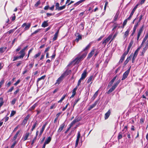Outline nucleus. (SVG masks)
I'll return each mask as SVG.
<instances>
[{
    "instance_id": "f257e3e1",
    "label": "nucleus",
    "mask_w": 148,
    "mask_h": 148,
    "mask_svg": "<svg viewBox=\"0 0 148 148\" xmlns=\"http://www.w3.org/2000/svg\"><path fill=\"white\" fill-rule=\"evenodd\" d=\"M87 53H84L81 54V53H79L76 56L75 58L70 62L67 65V67L71 66L72 65L75 64H78L82 60H83L86 56Z\"/></svg>"
},
{
    "instance_id": "f03ea898",
    "label": "nucleus",
    "mask_w": 148,
    "mask_h": 148,
    "mask_svg": "<svg viewBox=\"0 0 148 148\" xmlns=\"http://www.w3.org/2000/svg\"><path fill=\"white\" fill-rule=\"evenodd\" d=\"M131 68V66L123 74V77L122 78L121 80H123L125 79L127 77L129 74V73L130 69Z\"/></svg>"
},
{
    "instance_id": "7ed1b4c3",
    "label": "nucleus",
    "mask_w": 148,
    "mask_h": 148,
    "mask_svg": "<svg viewBox=\"0 0 148 148\" xmlns=\"http://www.w3.org/2000/svg\"><path fill=\"white\" fill-rule=\"evenodd\" d=\"M112 36V34H110L105 39H103L101 42L102 44H105V45H106V43H107L111 38Z\"/></svg>"
},
{
    "instance_id": "20e7f679",
    "label": "nucleus",
    "mask_w": 148,
    "mask_h": 148,
    "mask_svg": "<svg viewBox=\"0 0 148 148\" xmlns=\"http://www.w3.org/2000/svg\"><path fill=\"white\" fill-rule=\"evenodd\" d=\"M144 27V25H143L142 27H141L139 29V30L137 36V41H138L141 34L142 32L143 29Z\"/></svg>"
},
{
    "instance_id": "39448f33",
    "label": "nucleus",
    "mask_w": 148,
    "mask_h": 148,
    "mask_svg": "<svg viewBox=\"0 0 148 148\" xmlns=\"http://www.w3.org/2000/svg\"><path fill=\"white\" fill-rule=\"evenodd\" d=\"M80 137V132L79 131L77 133V139L75 142V147H77L79 141Z\"/></svg>"
},
{
    "instance_id": "423d86ee",
    "label": "nucleus",
    "mask_w": 148,
    "mask_h": 148,
    "mask_svg": "<svg viewBox=\"0 0 148 148\" xmlns=\"http://www.w3.org/2000/svg\"><path fill=\"white\" fill-rule=\"evenodd\" d=\"M30 133L29 132H27L25 134H24L22 138V140L23 141L26 140L27 139Z\"/></svg>"
},
{
    "instance_id": "0eeeda50",
    "label": "nucleus",
    "mask_w": 148,
    "mask_h": 148,
    "mask_svg": "<svg viewBox=\"0 0 148 148\" xmlns=\"http://www.w3.org/2000/svg\"><path fill=\"white\" fill-rule=\"evenodd\" d=\"M87 76V70H85L81 75V79H84Z\"/></svg>"
},
{
    "instance_id": "6e6552de",
    "label": "nucleus",
    "mask_w": 148,
    "mask_h": 148,
    "mask_svg": "<svg viewBox=\"0 0 148 148\" xmlns=\"http://www.w3.org/2000/svg\"><path fill=\"white\" fill-rule=\"evenodd\" d=\"M63 78V76L62 75H61L60 77L57 80L55 84L59 85L62 81Z\"/></svg>"
},
{
    "instance_id": "1a4fd4ad",
    "label": "nucleus",
    "mask_w": 148,
    "mask_h": 148,
    "mask_svg": "<svg viewBox=\"0 0 148 148\" xmlns=\"http://www.w3.org/2000/svg\"><path fill=\"white\" fill-rule=\"evenodd\" d=\"M21 55L18 56H15L14 57L13 61L16 60L18 59L23 58L24 56V54H21Z\"/></svg>"
},
{
    "instance_id": "9d476101",
    "label": "nucleus",
    "mask_w": 148,
    "mask_h": 148,
    "mask_svg": "<svg viewBox=\"0 0 148 148\" xmlns=\"http://www.w3.org/2000/svg\"><path fill=\"white\" fill-rule=\"evenodd\" d=\"M111 114V111L110 110H109L105 114L104 118L105 119H107L109 116H110Z\"/></svg>"
},
{
    "instance_id": "9b49d317",
    "label": "nucleus",
    "mask_w": 148,
    "mask_h": 148,
    "mask_svg": "<svg viewBox=\"0 0 148 148\" xmlns=\"http://www.w3.org/2000/svg\"><path fill=\"white\" fill-rule=\"evenodd\" d=\"M65 124L64 123H63L61 124L59 127V128L58 131V132H60L63 130V129L64 128Z\"/></svg>"
},
{
    "instance_id": "f8f14e48",
    "label": "nucleus",
    "mask_w": 148,
    "mask_h": 148,
    "mask_svg": "<svg viewBox=\"0 0 148 148\" xmlns=\"http://www.w3.org/2000/svg\"><path fill=\"white\" fill-rule=\"evenodd\" d=\"M124 133V132H121L119 133L117 136V139L119 141L122 138L123 134Z\"/></svg>"
},
{
    "instance_id": "ddd939ff",
    "label": "nucleus",
    "mask_w": 148,
    "mask_h": 148,
    "mask_svg": "<svg viewBox=\"0 0 148 148\" xmlns=\"http://www.w3.org/2000/svg\"><path fill=\"white\" fill-rule=\"evenodd\" d=\"M95 50V49H94L92 50L88 54L87 58H90L92 56L94 53Z\"/></svg>"
},
{
    "instance_id": "4468645a",
    "label": "nucleus",
    "mask_w": 148,
    "mask_h": 148,
    "mask_svg": "<svg viewBox=\"0 0 148 148\" xmlns=\"http://www.w3.org/2000/svg\"><path fill=\"white\" fill-rule=\"evenodd\" d=\"M116 88L114 86H112V87L107 92L108 94H110Z\"/></svg>"
},
{
    "instance_id": "2eb2a0df",
    "label": "nucleus",
    "mask_w": 148,
    "mask_h": 148,
    "mask_svg": "<svg viewBox=\"0 0 148 148\" xmlns=\"http://www.w3.org/2000/svg\"><path fill=\"white\" fill-rule=\"evenodd\" d=\"M45 75H44V76H42L40 77L38 79V80H37V86H38V84H39L40 81L42 80H43V79H44L45 78Z\"/></svg>"
},
{
    "instance_id": "dca6fc26",
    "label": "nucleus",
    "mask_w": 148,
    "mask_h": 148,
    "mask_svg": "<svg viewBox=\"0 0 148 148\" xmlns=\"http://www.w3.org/2000/svg\"><path fill=\"white\" fill-rule=\"evenodd\" d=\"M51 137L49 136V137H48L47 139L45 140L44 143H45L46 144H48L51 141Z\"/></svg>"
},
{
    "instance_id": "f3484780",
    "label": "nucleus",
    "mask_w": 148,
    "mask_h": 148,
    "mask_svg": "<svg viewBox=\"0 0 148 148\" xmlns=\"http://www.w3.org/2000/svg\"><path fill=\"white\" fill-rule=\"evenodd\" d=\"M85 0H80L79 1L77 2L76 3H75L74 4V6L75 7H76V6L79 5L80 3L85 1Z\"/></svg>"
},
{
    "instance_id": "a211bd4d",
    "label": "nucleus",
    "mask_w": 148,
    "mask_h": 148,
    "mask_svg": "<svg viewBox=\"0 0 148 148\" xmlns=\"http://www.w3.org/2000/svg\"><path fill=\"white\" fill-rule=\"evenodd\" d=\"M20 132V130H18L16 133L14 135L13 139H12V140L14 141L16 139L18 135V134H19Z\"/></svg>"
},
{
    "instance_id": "6ab92c4d",
    "label": "nucleus",
    "mask_w": 148,
    "mask_h": 148,
    "mask_svg": "<svg viewBox=\"0 0 148 148\" xmlns=\"http://www.w3.org/2000/svg\"><path fill=\"white\" fill-rule=\"evenodd\" d=\"M130 30L129 29H127L124 35L123 36V38L125 39L128 36L129 33L130 32Z\"/></svg>"
},
{
    "instance_id": "aec40b11",
    "label": "nucleus",
    "mask_w": 148,
    "mask_h": 148,
    "mask_svg": "<svg viewBox=\"0 0 148 148\" xmlns=\"http://www.w3.org/2000/svg\"><path fill=\"white\" fill-rule=\"evenodd\" d=\"M31 26L30 23H26V25L25 26V27L24 28V31H25L29 29L30 27Z\"/></svg>"
},
{
    "instance_id": "412c9836",
    "label": "nucleus",
    "mask_w": 148,
    "mask_h": 148,
    "mask_svg": "<svg viewBox=\"0 0 148 148\" xmlns=\"http://www.w3.org/2000/svg\"><path fill=\"white\" fill-rule=\"evenodd\" d=\"M27 47L28 46H27L26 47H24V48L23 49H22L20 51V52L19 53L21 54H24V56L25 55L24 51H25V49L27 48Z\"/></svg>"
},
{
    "instance_id": "4be33fe9",
    "label": "nucleus",
    "mask_w": 148,
    "mask_h": 148,
    "mask_svg": "<svg viewBox=\"0 0 148 148\" xmlns=\"http://www.w3.org/2000/svg\"><path fill=\"white\" fill-rule=\"evenodd\" d=\"M38 125V123H37V121H36L33 124L32 128L31 129V131H32Z\"/></svg>"
},
{
    "instance_id": "5701e85b",
    "label": "nucleus",
    "mask_w": 148,
    "mask_h": 148,
    "mask_svg": "<svg viewBox=\"0 0 148 148\" xmlns=\"http://www.w3.org/2000/svg\"><path fill=\"white\" fill-rule=\"evenodd\" d=\"M58 31L55 34L53 38V41L56 40L58 36Z\"/></svg>"
},
{
    "instance_id": "b1692460",
    "label": "nucleus",
    "mask_w": 148,
    "mask_h": 148,
    "mask_svg": "<svg viewBox=\"0 0 148 148\" xmlns=\"http://www.w3.org/2000/svg\"><path fill=\"white\" fill-rule=\"evenodd\" d=\"M132 57V54H131L129 57H128L126 60L124 62L125 65H126L129 62V60L130 59L131 57Z\"/></svg>"
},
{
    "instance_id": "393cba45",
    "label": "nucleus",
    "mask_w": 148,
    "mask_h": 148,
    "mask_svg": "<svg viewBox=\"0 0 148 148\" xmlns=\"http://www.w3.org/2000/svg\"><path fill=\"white\" fill-rule=\"evenodd\" d=\"M82 39V36L80 34H79L76 37L75 39V41L77 42H78L79 40H81Z\"/></svg>"
},
{
    "instance_id": "a878e982",
    "label": "nucleus",
    "mask_w": 148,
    "mask_h": 148,
    "mask_svg": "<svg viewBox=\"0 0 148 148\" xmlns=\"http://www.w3.org/2000/svg\"><path fill=\"white\" fill-rule=\"evenodd\" d=\"M47 21H44L42 25V26L43 27H45L47 26L48 25L47 23Z\"/></svg>"
},
{
    "instance_id": "bb28decb",
    "label": "nucleus",
    "mask_w": 148,
    "mask_h": 148,
    "mask_svg": "<svg viewBox=\"0 0 148 148\" xmlns=\"http://www.w3.org/2000/svg\"><path fill=\"white\" fill-rule=\"evenodd\" d=\"M98 94V90L94 94L92 98L91 99L92 100H94L97 97Z\"/></svg>"
},
{
    "instance_id": "cd10ccee",
    "label": "nucleus",
    "mask_w": 148,
    "mask_h": 148,
    "mask_svg": "<svg viewBox=\"0 0 148 148\" xmlns=\"http://www.w3.org/2000/svg\"><path fill=\"white\" fill-rule=\"evenodd\" d=\"M118 24L116 23H114L112 26L113 27V28L112 29V31H114V32L115 31L116 28L118 26Z\"/></svg>"
},
{
    "instance_id": "c85d7f7f",
    "label": "nucleus",
    "mask_w": 148,
    "mask_h": 148,
    "mask_svg": "<svg viewBox=\"0 0 148 148\" xmlns=\"http://www.w3.org/2000/svg\"><path fill=\"white\" fill-rule=\"evenodd\" d=\"M91 42L87 46L84 48L83 50L82 51H85L86 50H87L88 49H89L91 45Z\"/></svg>"
},
{
    "instance_id": "c756f323",
    "label": "nucleus",
    "mask_w": 148,
    "mask_h": 148,
    "mask_svg": "<svg viewBox=\"0 0 148 148\" xmlns=\"http://www.w3.org/2000/svg\"><path fill=\"white\" fill-rule=\"evenodd\" d=\"M7 48L6 47H2L0 48V53H3L6 50Z\"/></svg>"
},
{
    "instance_id": "7c9ffc66",
    "label": "nucleus",
    "mask_w": 148,
    "mask_h": 148,
    "mask_svg": "<svg viewBox=\"0 0 148 148\" xmlns=\"http://www.w3.org/2000/svg\"><path fill=\"white\" fill-rule=\"evenodd\" d=\"M147 48H146V47H145L143 48V49L140 55L141 56H143L144 55V54L145 53L146 50H147Z\"/></svg>"
},
{
    "instance_id": "2f4dec72",
    "label": "nucleus",
    "mask_w": 148,
    "mask_h": 148,
    "mask_svg": "<svg viewBox=\"0 0 148 148\" xmlns=\"http://www.w3.org/2000/svg\"><path fill=\"white\" fill-rule=\"evenodd\" d=\"M67 96L66 94L64 95L61 98V99L58 101V103H61L62 101L64 100L66 96Z\"/></svg>"
},
{
    "instance_id": "473e14b6",
    "label": "nucleus",
    "mask_w": 148,
    "mask_h": 148,
    "mask_svg": "<svg viewBox=\"0 0 148 148\" xmlns=\"http://www.w3.org/2000/svg\"><path fill=\"white\" fill-rule=\"evenodd\" d=\"M93 77V76L92 75L90 76L88 78L87 83H89L92 80Z\"/></svg>"
},
{
    "instance_id": "72a5a7b5",
    "label": "nucleus",
    "mask_w": 148,
    "mask_h": 148,
    "mask_svg": "<svg viewBox=\"0 0 148 148\" xmlns=\"http://www.w3.org/2000/svg\"><path fill=\"white\" fill-rule=\"evenodd\" d=\"M37 106V104L36 103L34 104L31 107H30L29 109V110L32 111Z\"/></svg>"
},
{
    "instance_id": "f704fd0d",
    "label": "nucleus",
    "mask_w": 148,
    "mask_h": 148,
    "mask_svg": "<svg viewBox=\"0 0 148 148\" xmlns=\"http://www.w3.org/2000/svg\"><path fill=\"white\" fill-rule=\"evenodd\" d=\"M4 103L3 98L1 97H0V108L3 105Z\"/></svg>"
},
{
    "instance_id": "c9c22d12",
    "label": "nucleus",
    "mask_w": 148,
    "mask_h": 148,
    "mask_svg": "<svg viewBox=\"0 0 148 148\" xmlns=\"http://www.w3.org/2000/svg\"><path fill=\"white\" fill-rule=\"evenodd\" d=\"M45 126H42V127L41 129V130L39 134V135L41 136L42 134V133L44 131L45 127H44Z\"/></svg>"
},
{
    "instance_id": "e433bc0d",
    "label": "nucleus",
    "mask_w": 148,
    "mask_h": 148,
    "mask_svg": "<svg viewBox=\"0 0 148 148\" xmlns=\"http://www.w3.org/2000/svg\"><path fill=\"white\" fill-rule=\"evenodd\" d=\"M120 82L121 80L120 79H119L118 81H117L116 82L114 83L113 86H114L116 88Z\"/></svg>"
},
{
    "instance_id": "4c0bfd02",
    "label": "nucleus",
    "mask_w": 148,
    "mask_h": 148,
    "mask_svg": "<svg viewBox=\"0 0 148 148\" xmlns=\"http://www.w3.org/2000/svg\"><path fill=\"white\" fill-rule=\"evenodd\" d=\"M98 102V101H96L93 104L90 106L92 109L96 105Z\"/></svg>"
},
{
    "instance_id": "58836bf2",
    "label": "nucleus",
    "mask_w": 148,
    "mask_h": 148,
    "mask_svg": "<svg viewBox=\"0 0 148 148\" xmlns=\"http://www.w3.org/2000/svg\"><path fill=\"white\" fill-rule=\"evenodd\" d=\"M125 56L122 55L121 56V59L120 60L119 62L120 63H122L123 61L124 60Z\"/></svg>"
},
{
    "instance_id": "ea45409f",
    "label": "nucleus",
    "mask_w": 148,
    "mask_h": 148,
    "mask_svg": "<svg viewBox=\"0 0 148 148\" xmlns=\"http://www.w3.org/2000/svg\"><path fill=\"white\" fill-rule=\"evenodd\" d=\"M57 103H55L52 105L50 107V109H52L53 108H55L57 106Z\"/></svg>"
},
{
    "instance_id": "a19ab883",
    "label": "nucleus",
    "mask_w": 148,
    "mask_h": 148,
    "mask_svg": "<svg viewBox=\"0 0 148 148\" xmlns=\"http://www.w3.org/2000/svg\"><path fill=\"white\" fill-rule=\"evenodd\" d=\"M66 5H63L62 6L60 7L59 8L58 10L60 11L64 9L66 6Z\"/></svg>"
},
{
    "instance_id": "79ce46f5",
    "label": "nucleus",
    "mask_w": 148,
    "mask_h": 148,
    "mask_svg": "<svg viewBox=\"0 0 148 148\" xmlns=\"http://www.w3.org/2000/svg\"><path fill=\"white\" fill-rule=\"evenodd\" d=\"M55 6L56 7V10H58L60 7V4L58 3H56Z\"/></svg>"
},
{
    "instance_id": "37998d69",
    "label": "nucleus",
    "mask_w": 148,
    "mask_h": 148,
    "mask_svg": "<svg viewBox=\"0 0 148 148\" xmlns=\"http://www.w3.org/2000/svg\"><path fill=\"white\" fill-rule=\"evenodd\" d=\"M130 19H128V18L126 19L123 22V28L125 26L126 24L127 21L128 20H129Z\"/></svg>"
},
{
    "instance_id": "c03bdc74",
    "label": "nucleus",
    "mask_w": 148,
    "mask_h": 148,
    "mask_svg": "<svg viewBox=\"0 0 148 148\" xmlns=\"http://www.w3.org/2000/svg\"><path fill=\"white\" fill-rule=\"evenodd\" d=\"M145 1L146 0H140L138 4H139V5H142L144 3Z\"/></svg>"
},
{
    "instance_id": "a18cd8bd",
    "label": "nucleus",
    "mask_w": 148,
    "mask_h": 148,
    "mask_svg": "<svg viewBox=\"0 0 148 148\" xmlns=\"http://www.w3.org/2000/svg\"><path fill=\"white\" fill-rule=\"evenodd\" d=\"M17 142L16 141H15L11 145L10 148H14L15 145L17 144Z\"/></svg>"
},
{
    "instance_id": "49530a36",
    "label": "nucleus",
    "mask_w": 148,
    "mask_h": 148,
    "mask_svg": "<svg viewBox=\"0 0 148 148\" xmlns=\"http://www.w3.org/2000/svg\"><path fill=\"white\" fill-rule=\"evenodd\" d=\"M78 88V87L76 86L75 88H73V91H72V93H73L74 94H76V92L77 88Z\"/></svg>"
},
{
    "instance_id": "de8ad7c7",
    "label": "nucleus",
    "mask_w": 148,
    "mask_h": 148,
    "mask_svg": "<svg viewBox=\"0 0 148 148\" xmlns=\"http://www.w3.org/2000/svg\"><path fill=\"white\" fill-rule=\"evenodd\" d=\"M16 113V111L14 110L12 111L10 115V116L12 117Z\"/></svg>"
},
{
    "instance_id": "09e8293b",
    "label": "nucleus",
    "mask_w": 148,
    "mask_h": 148,
    "mask_svg": "<svg viewBox=\"0 0 148 148\" xmlns=\"http://www.w3.org/2000/svg\"><path fill=\"white\" fill-rule=\"evenodd\" d=\"M11 20L12 21H13L15 20L16 18V16L14 14H13V15L12 16V17H11Z\"/></svg>"
},
{
    "instance_id": "8fccbe9b",
    "label": "nucleus",
    "mask_w": 148,
    "mask_h": 148,
    "mask_svg": "<svg viewBox=\"0 0 148 148\" xmlns=\"http://www.w3.org/2000/svg\"><path fill=\"white\" fill-rule=\"evenodd\" d=\"M71 70H66L65 72V73L66 75H68L69 74L71 73Z\"/></svg>"
},
{
    "instance_id": "3c124183",
    "label": "nucleus",
    "mask_w": 148,
    "mask_h": 148,
    "mask_svg": "<svg viewBox=\"0 0 148 148\" xmlns=\"http://www.w3.org/2000/svg\"><path fill=\"white\" fill-rule=\"evenodd\" d=\"M144 14H141L139 17V18L138 20L139 22H140L143 18V16L144 15Z\"/></svg>"
},
{
    "instance_id": "603ef678",
    "label": "nucleus",
    "mask_w": 148,
    "mask_h": 148,
    "mask_svg": "<svg viewBox=\"0 0 148 148\" xmlns=\"http://www.w3.org/2000/svg\"><path fill=\"white\" fill-rule=\"evenodd\" d=\"M16 28H16H16L15 29H11L10 30H9V31H8V34H11V33H13L14 32V30H15V29H16Z\"/></svg>"
},
{
    "instance_id": "864d4df0",
    "label": "nucleus",
    "mask_w": 148,
    "mask_h": 148,
    "mask_svg": "<svg viewBox=\"0 0 148 148\" xmlns=\"http://www.w3.org/2000/svg\"><path fill=\"white\" fill-rule=\"evenodd\" d=\"M76 123L75 121L74 120H73L70 123V124L69 125L70 126V127H72L73 125L75 124Z\"/></svg>"
},
{
    "instance_id": "5fc2aeb1",
    "label": "nucleus",
    "mask_w": 148,
    "mask_h": 148,
    "mask_svg": "<svg viewBox=\"0 0 148 148\" xmlns=\"http://www.w3.org/2000/svg\"><path fill=\"white\" fill-rule=\"evenodd\" d=\"M16 100V98H14L13 99L12 101H11V104H12V105H14L15 103Z\"/></svg>"
},
{
    "instance_id": "6e6d98bb",
    "label": "nucleus",
    "mask_w": 148,
    "mask_h": 148,
    "mask_svg": "<svg viewBox=\"0 0 148 148\" xmlns=\"http://www.w3.org/2000/svg\"><path fill=\"white\" fill-rule=\"evenodd\" d=\"M30 116V114H28L24 118V119L27 121L29 119Z\"/></svg>"
},
{
    "instance_id": "4d7b16f0",
    "label": "nucleus",
    "mask_w": 148,
    "mask_h": 148,
    "mask_svg": "<svg viewBox=\"0 0 148 148\" xmlns=\"http://www.w3.org/2000/svg\"><path fill=\"white\" fill-rule=\"evenodd\" d=\"M59 62V60L58 59H56L55 61V64L57 65Z\"/></svg>"
},
{
    "instance_id": "13d9d810",
    "label": "nucleus",
    "mask_w": 148,
    "mask_h": 148,
    "mask_svg": "<svg viewBox=\"0 0 148 148\" xmlns=\"http://www.w3.org/2000/svg\"><path fill=\"white\" fill-rule=\"evenodd\" d=\"M4 80L3 79H2L0 82V88H1L2 85L4 84Z\"/></svg>"
},
{
    "instance_id": "bf43d9fd",
    "label": "nucleus",
    "mask_w": 148,
    "mask_h": 148,
    "mask_svg": "<svg viewBox=\"0 0 148 148\" xmlns=\"http://www.w3.org/2000/svg\"><path fill=\"white\" fill-rule=\"evenodd\" d=\"M41 54L40 52H39L37 54L35 55L34 56V58H36L38 57Z\"/></svg>"
},
{
    "instance_id": "052dcab7",
    "label": "nucleus",
    "mask_w": 148,
    "mask_h": 148,
    "mask_svg": "<svg viewBox=\"0 0 148 148\" xmlns=\"http://www.w3.org/2000/svg\"><path fill=\"white\" fill-rule=\"evenodd\" d=\"M21 82L20 79H18L14 84V85L15 86H17Z\"/></svg>"
},
{
    "instance_id": "680f3d73",
    "label": "nucleus",
    "mask_w": 148,
    "mask_h": 148,
    "mask_svg": "<svg viewBox=\"0 0 148 148\" xmlns=\"http://www.w3.org/2000/svg\"><path fill=\"white\" fill-rule=\"evenodd\" d=\"M56 56L55 53V50L54 51V53H53V55L51 56V58L52 59H54Z\"/></svg>"
},
{
    "instance_id": "e2e57ef3",
    "label": "nucleus",
    "mask_w": 148,
    "mask_h": 148,
    "mask_svg": "<svg viewBox=\"0 0 148 148\" xmlns=\"http://www.w3.org/2000/svg\"><path fill=\"white\" fill-rule=\"evenodd\" d=\"M127 130V126H125L124 127L123 129L122 130V132L124 131L125 132H126Z\"/></svg>"
},
{
    "instance_id": "0e129e2a",
    "label": "nucleus",
    "mask_w": 148,
    "mask_h": 148,
    "mask_svg": "<svg viewBox=\"0 0 148 148\" xmlns=\"http://www.w3.org/2000/svg\"><path fill=\"white\" fill-rule=\"evenodd\" d=\"M9 119V118L8 117L5 116L4 118H3V119H2V120H5V122H6Z\"/></svg>"
},
{
    "instance_id": "69168bd1",
    "label": "nucleus",
    "mask_w": 148,
    "mask_h": 148,
    "mask_svg": "<svg viewBox=\"0 0 148 148\" xmlns=\"http://www.w3.org/2000/svg\"><path fill=\"white\" fill-rule=\"evenodd\" d=\"M40 30V29H38L35 31L34 32H33L31 34V36L32 35L34 34H36V33H38L39 31Z\"/></svg>"
},
{
    "instance_id": "338daca9",
    "label": "nucleus",
    "mask_w": 148,
    "mask_h": 148,
    "mask_svg": "<svg viewBox=\"0 0 148 148\" xmlns=\"http://www.w3.org/2000/svg\"><path fill=\"white\" fill-rule=\"evenodd\" d=\"M22 63V62L21 61H19L16 64V66L18 67Z\"/></svg>"
},
{
    "instance_id": "774afa93",
    "label": "nucleus",
    "mask_w": 148,
    "mask_h": 148,
    "mask_svg": "<svg viewBox=\"0 0 148 148\" xmlns=\"http://www.w3.org/2000/svg\"><path fill=\"white\" fill-rule=\"evenodd\" d=\"M74 120H75V121L76 123L79 121L80 120V119L79 118H76V117L75 118Z\"/></svg>"
}]
</instances>
